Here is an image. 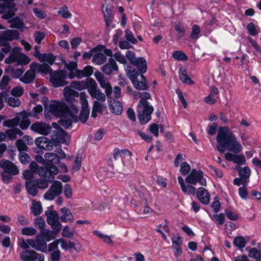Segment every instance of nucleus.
<instances>
[{
    "mask_svg": "<svg viewBox=\"0 0 261 261\" xmlns=\"http://www.w3.org/2000/svg\"><path fill=\"white\" fill-rule=\"evenodd\" d=\"M216 140L218 143L217 149L221 153H223L226 150L238 154L243 149L236 135L227 126H220L219 128Z\"/></svg>",
    "mask_w": 261,
    "mask_h": 261,
    "instance_id": "1",
    "label": "nucleus"
},
{
    "mask_svg": "<svg viewBox=\"0 0 261 261\" xmlns=\"http://www.w3.org/2000/svg\"><path fill=\"white\" fill-rule=\"evenodd\" d=\"M126 75L131 80L134 87L139 90H145L148 88V85L145 76L142 74L132 69V68L127 66L125 68Z\"/></svg>",
    "mask_w": 261,
    "mask_h": 261,
    "instance_id": "2",
    "label": "nucleus"
},
{
    "mask_svg": "<svg viewBox=\"0 0 261 261\" xmlns=\"http://www.w3.org/2000/svg\"><path fill=\"white\" fill-rule=\"evenodd\" d=\"M0 168L3 170L1 172L2 180L6 184L11 182L13 176L17 175L19 173L16 166L8 160L0 161Z\"/></svg>",
    "mask_w": 261,
    "mask_h": 261,
    "instance_id": "3",
    "label": "nucleus"
},
{
    "mask_svg": "<svg viewBox=\"0 0 261 261\" xmlns=\"http://www.w3.org/2000/svg\"><path fill=\"white\" fill-rule=\"evenodd\" d=\"M0 13L4 19L12 18L14 16L17 9L15 0H0Z\"/></svg>",
    "mask_w": 261,
    "mask_h": 261,
    "instance_id": "4",
    "label": "nucleus"
},
{
    "mask_svg": "<svg viewBox=\"0 0 261 261\" xmlns=\"http://www.w3.org/2000/svg\"><path fill=\"white\" fill-rule=\"evenodd\" d=\"M153 110V107L150 103H138L137 113L139 120L141 124H146L151 120V115Z\"/></svg>",
    "mask_w": 261,
    "mask_h": 261,
    "instance_id": "5",
    "label": "nucleus"
},
{
    "mask_svg": "<svg viewBox=\"0 0 261 261\" xmlns=\"http://www.w3.org/2000/svg\"><path fill=\"white\" fill-rule=\"evenodd\" d=\"M49 112L56 117L68 115V112L71 110V106L68 107L64 102L59 101H52L48 106Z\"/></svg>",
    "mask_w": 261,
    "mask_h": 261,
    "instance_id": "6",
    "label": "nucleus"
},
{
    "mask_svg": "<svg viewBox=\"0 0 261 261\" xmlns=\"http://www.w3.org/2000/svg\"><path fill=\"white\" fill-rule=\"evenodd\" d=\"M67 73L65 70H61L50 72L49 81L55 88L64 86L68 84L66 81Z\"/></svg>",
    "mask_w": 261,
    "mask_h": 261,
    "instance_id": "7",
    "label": "nucleus"
},
{
    "mask_svg": "<svg viewBox=\"0 0 261 261\" xmlns=\"http://www.w3.org/2000/svg\"><path fill=\"white\" fill-rule=\"evenodd\" d=\"M78 109L74 105L71 106V110L68 112V115L61 116L63 117L60 121V124L65 128H69L72 122H76L78 121L77 114Z\"/></svg>",
    "mask_w": 261,
    "mask_h": 261,
    "instance_id": "8",
    "label": "nucleus"
},
{
    "mask_svg": "<svg viewBox=\"0 0 261 261\" xmlns=\"http://www.w3.org/2000/svg\"><path fill=\"white\" fill-rule=\"evenodd\" d=\"M37 172L40 176L51 181L54 179V175L58 174V169L56 166L48 163L45 167L39 168Z\"/></svg>",
    "mask_w": 261,
    "mask_h": 261,
    "instance_id": "9",
    "label": "nucleus"
},
{
    "mask_svg": "<svg viewBox=\"0 0 261 261\" xmlns=\"http://www.w3.org/2000/svg\"><path fill=\"white\" fill-rule=\"evenodd\" d=\"M62 183L59 181L55 180L48 191L45 193L44 198L46 200H52L62 193Z\"/></svg>",
    "mask_w": 261,
    "mask_h": 261,
    "instance_id": "10",
    "label": "nucleus"
},
{
    "mask_svg": "<svg viewBox=\"0 0 261 261\" xmlns=\"http://www.w3.org/2000/svg\"><path fill=\"white\" fill-rule=\"evenodd\" d=\"M88 91L92 98L96 99V100L105 101L106 97L101 91L97 88V84L94 80H90Z\"/></svg>",
    "mask_w": 261,
    "mask_h": 261,
    "instance_id": "11",
    "label": "nucleus"
},
{
    "mask_svg": "<svg viewBox=\"0 0 261 261\" xmlns=\"http://www.w3.org/2000/svg\"><path fill=\"white\" fill-rule=\"evenodd\" d=\"M80 96L82 105V110L78 117V120L79 119L83 123H85L89 118L90 113V109L88 100H87V96L85 92H81Z\"/></svg>",
    "mask_w": 261,
    "mask_h": 261,
    "instance_id": "12",
    "label": "nucleus"
},
{
    "mask_svg": "<svg viewBox=\"0 0 261 261\" xmlns=\"http://www.w3.org/2000/svg\"><path fill=\"white\" fill-rule=\"evenodd\" d=\"M186 182L192 185L199 182L201 186H205L206 180L203 178V174L201 170L193 169L186 178Z\"/></svg>",
    "mask_w": 261,
    "mask_h": 261,
    "instance_id": "13",
    "label": "nucleus"
},
{
    "mask_svg": "<svg viewBox=\"0 0 261 261\" xmlns=\"http://www.w3.org/2000/svg\"><path fill=\"white\" fill-rule=\"evenodd\" d=\"M47 217V222L51 228L62 229V224L59 221V215L56 211H46L45 212Z\"/></svg>",
    "mask_w": 261,
    "mask_h": 261,
    "instance_id": "14",
    "label": "nucleus"
},
{
    "mask_svg": "<svg viewBox=\"0 0 261 261\" xmlns=\"http://www.w3.org/2000/svg\"><path fill=\"white\" fill-rule=\"evenodd\" d=\"M94 75L99 82L100 87L105 90L106 95L111 98V95L112 93V88L110 83L105 78L103 75L99 71H96Z\"/></svg>",
    "mask_w": 261,
    "mask_h": 261,
    "instance_id": "15",
    "label": "nucleus"
},
{
    "mask_svg": "<svg viewBox=\"0 0 261 261\" xmlns=\"http://www.w3.org/2000/svg\"><path fill=\"white\" fill-rule=\"evenodd\" d=\"M29 241L31 243V247L33 249L42 252L47 251V243L39 234L36 237L35 239H31Z\"/></svg>",
    "mask_w": 261,
    "mask_h": 261,
    "instance_id": "16",
    "label": "nucleus"
},
{
    "mask_svg": "<svg viewBox=\"0 0 261 261\" xmlns=\"http://www.w3.org/2000/svg\"><path fill=\"white\" fill-rule=\"evenodd\" d=\"M31 129L36 133L43 135H48L51 130V126L47 123L43 122H36L31 126Z\"/></svg>",
    "mask_w": 261,
    "mask_h": 261,
    "instance_id": "17",
    "label": "nucleus"
},
{
    "mask_svg": "<svg viewBox=\"0 0 261 261\" xmlns=\"http://www.w3.org/2000/svg\"><path fill=\"white\" fill-rule=\"evenodd\" d=\"M19 34L16 30H10L4 32L0 35V45L7 41H12L18 39Z\"/></svg>",
    "mask_w": 261,
    "mask_h": 261,
    "instance_id": "18",
    "label": "nucleus"
},
{
    "mask_svg": "<svg viewBox=\"0 0 261 261\" xmlns=\"http://www.w3.org/2000/svg\"><path fill=\"white\" fill-rule=\"evenodd\" d=\"M35 144L40 149L45 150H51L53 149V143L45 137H41L35 140Z\"/></svg>",
    "mask_w": 261,
    "mask_h": 261,
    "instance_id": "19",
    "label": "nucleus"
},
{
    "mask_svg": "<svg viewBox=\"0 0 261 261\" xmlns=\"http://www.w3.org/2000/svg\"><path fill=\"white\" fill-rule=\"evenodd\" d=\"M53 230L44 228L41 230L39 235L44 239L45 241L49 242L56 238L57 234L59 233L61 229L57 228H52Z\"/></svg>",
    "mask_w": 261,
    "mask_h": 261,
    "instance_id": "20",
    "label": "nucleus"
},
{
    "mask_svg": "<svg viewBox=\"0 0 261 261\" xmlns=\"http://www.w3.org/2000/svg\"><path fill=\"white\" fill-rule=\"evenodd\" d=\"M68 138V135L66 132L61 127H60L54 132L53 140L56 143H67Z\"/></svg>",
    "mask_w": 261,
    "mask_h": 261,
    "instance_id": "21",
    "label": "nucleus"
},
{
    "mask_svg": "<svg viewBox=\"0 0 261 261\" xmlns=\"http://www.w3.org/2000/svg\"><path fill=\"white\" fill-rule=\"evenodd\" d=\"M225 158L227 161H231L238 165L237 166L244 165L246 163V159L243 154H240L236 155L230 152L225 154Z\"/></svg>",
    "mask_w": 261,
    "mask_h": 261,
    "instance_id": "22",
    "label": "nucleus"
},
{
    "mask_svg": "<svg viewBox=\"0 0 261 261\" xmlns=\"http://www.w3.org/2000/svg\"><path fill=\"white\" fill-rule=\"evenodd\" d=\"M118 69V66L115 61L112 58L109 59L108 62L101 67V70L107 75H111L114 71H117Z\"/></svg>",
    "mask_w": 261,
    "mask_h": 261,
    "instance_id": "23",
    "label": "nucleus"
},
{
    "mask_svg": "<svg viewBox=\"0 0 261 261\" xmlns=\"http://www.w3.org/2000/svg\"><path fill=\"white\" fill-rule=\"evenodd\" d=\"M30 68H32L35 70L36 72H41L44 74H49L53 71L49 67V65L45 63L39 64L37 63H32L30 65Z\"/></svg>",
    "mask_w": 261,
    "mask_h": 261,
    "instance_id": "24",
    "label": "nucleus"
},
{
    "mask_svg": "<svg viewBox=\"0 0 261 261\" xmlns=\"http://www.w3.org/2000/svg\"><path fill=\"white\" fill-rule=\"evenodd\" d=\"M197 197L203 204H208L210 202V195L207 190L203 187H200L196 192Z\"/></svg>",
    "mask_w": 261,
    "mask_h": 261,
    "instance_id": "25",
    "label": "nucleus"
},
{
    "mask_svg": "<svg viewBox=\"0 0 261 261\" xmlns=\"http://www.w3.org/2000/svg\"><path fill=\"white\" fill-rule=\"evenodd\" d=\"M235 169L238 171L240 177L244 180L245 184L249 182V178L251 175V170L248 166L241 167L240 166H236Z\"/></svg>",
    "mask_w": 261,
    "mask_h": 261,
    "instance_id": "26",
    "label": "nucleus"
},
{
    "mask_svg": "<svg viewBox=\"0 0 261 261\" xmlns=\"http://www.w3.org/2000/svg\"><path fill=\"white\" fill-rule=\"evenodd\" d=\"M64 95L66 101L72 103L75 100V97H77L79 94L71 87H66L64 89Z\"/></svg>",
    "mask_w": 261,
    "mask_h": 261,
    "instance_id": "27",
    "label": "nucleus"
},
{
    "mask_svg": "<svg viewBox=\"0 0 261 261\" xmlns=\"http://www.w3.org/2000/svg\"><path fill=\"white\" fill-rule=\"evenodd\" d=\"M90 80H93V79L91 78H88L86 79V82L73 81L70 83L69 87H71V89L73 88L79 91L86 89L88 90Z\"/></svg>",
    "mask_w": 261,
    "mask_h": 261,
    "instance_id": "28",
    "label": "nucleus"
},
{
    "mask_svg": "<svg viewBox=\"0 0 261 261\" xmlns=\"http://www.w3.org/2000/svg\"><path fill=\"white\" fill-rule=\"evenodd\" d=\"M20 53V48L19 47H14L10 53L9 57L5 60V62L7 64L17 62Z\"/></svg>",
    "mask_w": 261,
    "mask_h": 261,
    "instance_id": "29",
    "label": "nucleus"
},
{
    "mask_svg": "<svg viewBox=\"0 0 261 261\" xmlns=\"http://www.w3.org/2000/svg\"><path fill=\"white\" fill-rule=\"evenodd\" d=\"M36 71L32 68H30L29 70H28L22 76L20 80L25 83V84H29L32 82L36 76Z\"/></svg>",
    "mask_w": 261,
    "mask_h": 261,
    "instance_id": "30",
    "label": "nucleus"
},
{
    "mask_svg": "<svg viewBox=\"0 0 261 261\" xmlns=\"http://www.w3.org/2000/svg\"><path fill=\"white\" fill-rule=\"evenodd\" d=\"M29 115L25 112H22L19 114L20 122L19 124L20 128L22 129H26L31 124L29 118Z\"/></svg>",
    "mask_w": 261,
    "mask_h": 261,
    "instance_id": "31",
    "label": "nucleus"
},
{
    "mask_svg": "<svg viewBox=\"0 0 261 261\" xmlns=\"http://www.w3.org/2000/svg\"><path fill=\"white\" fill-rule=\"evenodd\" d=\"M30 137L24 136L21 139H18L16 142V145L18 150L20 151H27L29 148L27 146V143L29 144Z\"/></svg>",
    "mask_w": 261,
    "mask_h": 261,
    "instance_id": "32",
    "label": "nucleus"
},
{
    "mask_svg": "<svg viewBox=\"0 0 261 261\" xmlns=\"http://www.w3.org/2000/svg\"><path fill=\"white\" fill-rule=\"evenodd\" d=\"M132 153L127 149H119L118 148H115L114 150V158L115 160L119 159L120 158L122 160L126 157L131 158Z\"/></svg>",
    "mask_w": 261,
    "mask_h": 261,
    "instance_id": "33",
    "label": "nucleus"
},
{
    "mask_svg": "<svg viewBox=\"0 0 261 261\" xmlns=\"http://www.w3.org/2000/svg\"><path fill=\"white\" fill-rule=\"evenodd\" d=\"M25 186L29 194L34 197L37 196L38 191L34 180H26Z\"/></svg>",
    "mask_w": 261,
    "mask_h": 261,
    "instance_id": "34",
    "label": "nucleus"
},
{
    "mask_svg": "<svg viewBox=\"0 0 261 261\" xmlns=\"http://www.w3.org/2000/svg\"><path fill=\"white\" fill-rule=\"evenodd\" d=\"M61 212L62 215L60 217V220L63 222H70L73 220V216L69 208L63 207L61 208Z\"/></svg>",
    "mask_w": 261,
    "mask_h": 261,
    "instance_id": "35",
    "label": "nucleus"
},
{
    "mask_svg": "<svg viewBox=\"0 0 261 261\" xmlns=\"http://www.w3.org/2000/svg\"><path fill=\"white\" fill-rule=\"evenodd\" d=\"M133 65L136 66L139 71L140 74H142L146 72L147 71V62L145 59L142 57L137 58L136 63Z\"/></svg>",
    "mask_w": 261,
    "mask_h": 261,
    "instance_id": "36",
    "label": "nucleus"
},
{
    "mask_svg": "<svg viewBox=\"0 0 261 261\" xmlns=\"http://www.w3.org/2000/svg\"><path fill=\"white\" fill-rule=\"evenodd\" d=\"M66 68L69 70V73L67 75L69 79H72L76 77V70H79L77 69V65L75 62H70L69 63L65 64Z\"/></svg>",
    "mask_w": 261,
    "mask_h": 261,
    "instance_id": "37",
    "label": "nucleus"
},
{
    "mask_svg": "<svg viewBox=\"0 0 261 261\" xmlns=\"http://www.w3.org/2000/svg\"><path fill=\"white\" fill-rule=\"evenodd\" d=\"M111 112L116 115H120L123 110L122 106L119 101L111 100L110 104Z\"/></svg>",
    "mask_w": 261,
    "mask_h": 261,
    "instance_id": "38",
    "label": "nucleus"
},
{
    "mask_svg": "<svg viewBox=\"0 0 261 261\" xmlns=\"http://www.w3.org/2000/svg\"><path fill=\"white\" fill-rule=\"evenodd\" d=\"M179 76L181 81L185 84L191 85L193 84V81L187 75L186 69L181 67L179 70Z\"/></svg>",
    "mask_w": 261,
    "mask_h": 261,
    "instance_id": "39",
    "label": "nucleus"
},
{
    "mask_svg": "<svg viewBox=\"0 0 261 261\" xmlns=\"http://www.w3.org/2000/svg\"><path fill=\"white\" fill-rule=\"evenodd\" d=\"M76 77L82 78L83 77H88L92 75L93 72V67L90 66H87L83 70H76Z\"/></svg>",
    "mask_w": 261,
    "mask_h": 261,
    "instance_id": "40",
    "label": "nucleus"
},
{
    "mask_svg": "<svg viewBox=\"0 0 261 261\" xmlns=\"http://www.w3.org/2000/svg\"><path fill=\"white\" fill-rule=\"evenodd\" d=\"M36 254L34 250H25L20 254V257L23 261H33V258Z\"/></svg>",
    "mask_w": 261,
    "mask_h": 261,
    "instance_id": "41",
    "label": "nucleus"
},
{
    "mask_svg": "<svg viewBox=\"0 0 261 261\" xmlns=\"http://www.w3.org/2000/svg\"><path fill=\"white\" fill-rule=\"evenodd\" d=\"M248 252V255L250 257L253 258L257 260L256 261L261 260V250H257L255 248H246Z\"/></svg>",
    "mask_w": 261,
    "mask_h": 261,
    "instance_id": "42",
    "label": "nucleus"
},
{
    "mask_svg": "<svg viewBox=\"0 0 261 261\" xmlns=\"http://www.w3.org/2000/svg\"><path fill=\"white\" fill-rule=\"evenodd\" d=\"M56 58L52 54H42V56L39 59L41 62H46L48 65H51L55 62Z\"/></svg>",
    "mask_w": 261,
    "mask_h": 261,
    "instance_id": "43",
    "label": "nucleus"
},
{
    "mask_svg": "<svg viewBox=\"0 0 261 261\" xmlns=\"http://www.w3.org/2000/svg\"><path fill=\"white\" fill-rule=\"evenodd\" d=\"M9 21L11 22L10 27L16 29H21L23 28L24 24L22 20L18 17H13L11 18Z\"/></svg>",
    "mask_w": 261,
    "mask_h": 261,
    "instance_id": "44",
    "label": "nucleus"
},
{
    "mask_svg": "<svg viewBox=\"0 0 261 261\" xmlns=\"http://www.w3.org/2000/svg\"><path fill=\"white\" fill-rule=\"evenodd\" d=\"M107 60L106 56L102 53H96L95 54L92 59L94 63L97 65L102 64Z\"/></svg>",
    "mask_w": 261,
    "mask_h": 261,
    "instance_id": "45",
    "label": "nucleus"
},
{
    "mask_svg": "<svg viewBox=\"0 0 261 261\" xmlns=\"http://www.w3.org/2000/svg\"><path fill=\"white\" fill-rule=\"evenodd\" d=\"M20 122L19 115L13 119H8L4 122L3 125L8 127H12L17 126Z\"/></svg>",
    "mask_w": 261,
    "mask_h": 261,
    "instance_id": "46",
    "label": "nucleus"
},
{
    "mask_svg": "<svg viewBox=\"0 0 261 261\" xmlns=\"http://www.w3.org/2000/svg\"><path fill=\"white\" fill-rule=\"evenodd\" d=\"M172 57L177 61H186L188 56L182 51L176 50L173 52Z\"/></svg>",
    "mask_w": 261,
    "mask_h": 261,
    "instance_id": "47",
    "label": "nucleus"
},
{
    "mask_svg": "<svg viewBox=\"0 0 261 261\" xmlns=\"http://www.w3.org/2000/svg\"><path fill=\"white\" fill-rule=\"evenodd\" d=\"M45 159L50 162L51 164H59V158L57 154L54 153H46L44 155Z\"/></svg>",
    "mask_w": 261,
    "mask_h": 261,
    "instance_id": "48",
    "label": "nucleus"
},
{
    "mask_svg": "<svg viewBox=\"0 0 261 261\" xmlns=\"http://www.w3.org/2000/svg\"><path fill=\"white\" fill-rule=\"evenodd\" d=\"M31 210L34 215L37 216L40 215L42 210L41 203L40 202L33 203Z\"/></svg>",
    "mask_w": 261,
    "mask_h": 261,
    "instance_id": "49",
    "label": "nucleus"
},
{
    "mask_svg": "<svg viewBox=\"0 0 261 261\" xmlns=\"http://www.w3.org/2000/svg\"><path fill=\"white\" fill-rule=\"evenodd\" d=\"M58 13L64 18H69L72 16L71 13L69 11L66 6L60 8L58 11Z\"/></svg>",
    "mask_w": 261,
    "mask_h": 261,
    "instance_id": "50",
    "label": "nucleus"
},
{
    "mask_svg": "<svg viewBox=\"0 0 261 261\" xmlns=\"http://www.w3.org/2000/svg\"><path fill=\"white\" fill-rule=\"evenodd\" d=\"M105 101H100L95 100L93 102V106L92 109L93 111H96L98 113H101L103 111V109L105 108V106L104 105Z\"/></svg>",
    "mask_w": 261,
    "mask_h": 261,
    "instance_id": "51",
    "label": "nucleus"
},
{
    "mask_svg": "<svg viewBox=\"0 0 261 261\" xmlns=\"http://www.w3.org/2000/svg\"><path fill=\"white\" fill-rule=\"evenodd\" d=\"M93 233L95 236H97L98 237H99V238L102 239L103 240V241L105 242V243H106L107 244H113V242H112L110 236L105 235V234L101 233L99 231H94L93 232Z\"/></svg>",
    "mask_w": 261,
    "mask_h": 261,
    "instance_id": "52",
    "label": "nucleus"
},
{
    "mask_svg": "<svg viewBox=\"0 0 261 261\" xmlns=\"http://www.w3.org/2000/svg\"><path fill=\"white\" fill-rule=\"evenodd\" d=\"M233 244L239 248H243L246 245V241L244 237H237L233 240Z\"/></svg>",
    "mask_w": 261,
    "mask_h": 261,
    "instance_id": "53",
    "label": "nucleus"
},
{
    "mask_svg": "<svg viewBox=\"0 0 261 261\" xmlns=\"http://www.w3.org/2000/svg\"><path fill=\"white\" fill-rule=\"evenodd\" d=\"M34 181L38 188L44 189L48 187V182L49 181V180H47V179H35Z\"/></svg>",
    "mask_w": 261,
    "mask_h": 261,
    "instance_id": "54",
    "label": "nucleus"
},
{
    "mask_svg": "<svg viewBox=\"0 0 261 261\" xmlns=\"http://www.w3.org/2000/svg\"><path fill=\"white\" fill-rule=\"evenodd\" d=\"M212 220L219 225H222L225 221V215L223 213L214 215L212 217Z\"/></svg>",
    "mask_w": 261,
    "mask_h": 261,
    "instance_id": "55",
    "label": "nucleus"
},
{
    "mask_svg": "<svg viewBox=\"0 0 261 261\" xmlns=\"http://www.w3.org/2000/svg\"><path fill=\"white\" fill-rule=\"evenodd\" d=\"M138 97L141 99L139 102H142V103L144 104L145 102L147 103H150L149 102L147 101V99H150L151 98L150 94L148 92H139L138 93Z\"/></svg>",
    "mask_w": 261,
    "mask_h": 261,
    "instance_id": "56",
    "label": "nucleus"
},
{
    "mask_svg": "<svg viewBox=\"0 0 261 261\" xmlns=\"http://www.w3.org/2000/svg\"><path fill=\"white\" fill-rule=\"evenodd\" d=\"M37 233L36 230L31 227H24L21 230V233L25 236H33Z\"/></svg>",
    "mask_w": 261,
    "mask_h": 261,
    "instance_id": "57",
    "label": "nucleus"
},
{
    "mask_svg": "<svg viewBox=\"0 0 261 261\" xmlns=\"http://www.w3.org/2000/svg\"><path fill=\"white\" fill-rule=\"evenodd\" d=\"M30 240H31V239L27 240H24L23 238L20 239L19 240L18 244L23 249H29L31 247V243L29 241Z\"/></svg>",
    "mask_w": 261,
    "mask_h": 261,
    "instance_id": "58",
    "label": "nucleus"
},
{
    "mask_svg": "<svg viewBox=\"0 0 261 261\" xmlns=\"http://www.w3.org/2000/svg\"><path fill=\"white\" fill-rule=\"evenodd\" d=\"M20 162L23 164H27L31 161V157L25 152H20L19 154Z\"/></svg>",
    "mask_w": 261,
    "mask_h": 261,
    "instance_id": "59",
    "label": "nucleus"
},
{
    "mask_svg": "<svg viewBox=\"0 0 261 261\" xmlns=\"http://www.w3.org/2000/svg\"><path fill=\"white\" fill-rule=\"evenodd\" d=\"M30 61V59L27 56L20 53L17 63L20 65H26Z\"/></svg>",
    "mask_w": 261,
    "mask_h": 261,
    "instance_id": "60",
    "label": "nucleus"
},
{
    "mask_svg": "<svg viewBox=\"0 0 261 261\" xmlns=\"http://www.w3.org/2000/svg\"><path fill=\"white\" fill-rule=\"evenodd\" d=\"M191 170V167L187 162H185L181 163L180 165V172L183 175L188 174Z\"/></svg>",
    "mask_w": 261,
    "mask_h": 261,
    "instance_id": "61",
    "label": "nucleus"
},
{
    "mask_svg": "<svg viewBox=\"0 0 261 261\" xmlns=\"http://www.w3.org/2000/svg\"><path fill=\"white\" fill-rule=\"evenodd\" d=\"M73 232L70 230L68 226H65L62 230V235L63 237L72 239L73 236Z\"/></svg>",
    "mask_w": 261,
    "mask_h": 261,
    "instance_id": "62",
    "label": "nucleus"
},
{
    "mask_svg": "<svg viewBox=\"0 0 261 261\" xmlns=\"http://www.w3.org/2000/svg\"><path fill=\"white\" fill-rule=\"evenodd\" d=\"M8 102L11 107H19L21 104L20 100L17 97H9Z\"/></svg>",
    "mask_w": 261,
    "mask_h": 261,
    "instance_id": "63",
    "label": "nucleus"
},
{
    "mask_svg": "<svg viewBox=\"0 0 261 261\" xmlns=\"http://www.w3.org/2000/svg\"><path fill=\"white\" fill-rule=\"evenodd\" d=\"M34 223L35 226L38 227L40 230L45 228V222L41 217H38L36 218Z\"/></svg>",
    "mask_w": 261,
    "mask_h": 261,
    "instance_id": "64",
    "label": "nucleus"
}]
</instances>
